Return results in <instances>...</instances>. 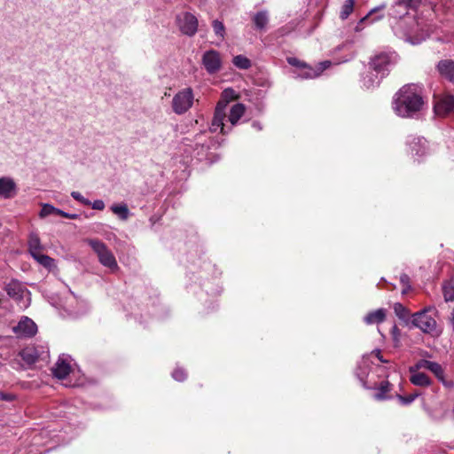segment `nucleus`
Segmentation results:
<instances>
[{
	"label": "nucleus",
	"mask_w": 454,
	"mask_h": 454,
	"mask_svg": "<svg viewBox=\"0 0 454 454\" xmlns=\"http://www.w3.org/2000/svg\"><path fill=\"white\" fill-rule=\"evenodd\" d=\"M234 97V90L231 89L224 90L221 100L217 103L214 117L209 128L210 132H217L218 129L226 131L224 122L226 114L228 113V102Z\"/></svg>",
	"instance_id": "obj_3"
},
{
	"label": "nucleus",
	"mask_w": 454,
	"mask_h": 454,
	"mask_svg": "<svg viewBox=\"0 0 454 454\" xmlns=\"http://www.w3.org/2000/svg\"><path fill=\"white\" fill-rule=\"evenodd\" d=\"M331 61L325 60L318 63L316 67H311L307 65H301V69L296 74V77L301 79H314L318 77L326 68L331 66Z\"/></svg>",
	"instance_id": "obj_15"
},
{
	"label": "nucleus",
	"mask_w": 454,
	"mask_h": 454,
	"mask_svg": "<svg viewBox=\"0 0 454 454\" xmlns=\"http://www.w3.org/2000/svg\"><path fill=\"white\" fill-rule=\"evenodd\" d=\"M92 207L93 209L96 210H104L106 205L105 202L102 200H96L90 205Z\"/></svg>",
	"instance_id": "obj_44"
},
{
	"label": "nucleus",
	"mask_w": 454,
	"mask_h": 454,
	"mask_svg": "<svg viewBox=\"0 0 454 454\" xmlns=\"http://www.w3.org/2000/svg\"><path fill=\"white\" fill-rule=\"evenodd\" d=\"M407 145L411 154L418 160L428 153V143L421 137L410 136L407 139Z\"/></svg>",
	"instance_id": "obj_14"
},
{
	"label": "nucleus",
	"mask_w": 454,
	"mask_h": 454,
	"mask_svg": "<svg viewBox=\"0 0 454 454\" xmlns=\"http://www.w3.org/2000/svg\"><path fill=\"white\" fill-rule=\"evenodd\" d=\"M187 373L182 368H176L172 372V378L176 381H183L186 379Z\"/></svg>",
	"instance_id": "obj_40"
},
{
	"label": "nucleus",
	"mask_w": 454,
	"mask_h": 454,
	"mask_svg": "<svg viewBox=\"0 0 454 454\" xmlns=\"http://www.w3.org/2000/svg\"><path fill=\"white\" fill-rule=\"evenodd\" d=\"M404 41L411 44H419L429 36V29L423 21L412 20L409 27L402 31H395Z\"/></svg>",
	"instance_id": "obj_2"
},
{
	"label": "nucleus",
	"mask_w": 454,
	"mask_h": 454,
	"mask_svg": "<svg viewBox=\"0 0 454 454\" xmlns=\"http://www.w3.org/2000/svg\"><path fill=\"white\" fill-rule=\"evenodd\" d=\"M253 20H254V26L257 29H264L269 21V16H268L267 12H265V11L258 12L254 16Z\"/></svg>",
	"instance_id": "obj_28"
},
{
	"label": "nucleus",
	"mask_w": 454,
	"mask_h": 454,
	"mask_svg": "<svg viewBox=\"0 0 454 454\" xmlns=\"http://www.w3.org/2000/svg\"><path fill=\"white\" fill-rule=\"evenodd\" d=\"M396 56L392 52H381L375 55L370 61V68H372L380 77H385L388 68L395 62Z\"/></svg>",
	"instance_id": "obj_7"
},
{
	"label": "nucleus",
	"mask_w": 454,
	"mask_h": 454,
	"mask_svg": "<svg viewBox=\"0 0 454 454\" xmlns=\"http://www.w3.org/2000/svg\"><path fill=\"white\" fill-rule=\"evenodd\" d=\"M430 361L421 359L418 361L413 366L410 367V372L419 371L420 369H428Z\"/></svg>",
	"instance_id": "obj_41"
},
{
	"label": "nucleus",
	"mask_w": 454,
	"mask_h": 454,
	"mask_svg": "<svg viewBox=\"0 0 454 454\" xmlns=\"http://www.w3.org/2000/svg\"><path fill=\"white\" fill-rule=\"evenodd\" d=\"M417 396H418L417 394L416 395H410L408 396L397 395L399 401L403 405H408V404L411 403L415 400V398Z\"/></svg>",
	"instance_id": "obj_43"
},
{
	"label": "nucleus",
	"mask_w": 454,
	"mask_h": 454,
	"mask_svg": "<svg viewBox=\"0 0 454 454\" xmlns=\"http://www.w3.org/2000/svg\"><path fill=\"white\" fill-rule=\"evenodd\" d=\"M193 92L191 88L178 91L172 99V109L176 114L186 113L193 104Z\"/></svg>",
	"instance_id": "obj_6"
},
{
	"label": "nucleus",
	"mask_w": 454,
	"mask_h": 454,
	"mask_svg": "<svg viewBox=\"0 0 454 454\" xmlns=\"http://www.w3.org/2000/svg\"><path fill=\"white\" fill-rule=\"evenodd\" d=\"M252 127L254 129H255L256 130H262V126L261 122L257 121H254L252 122Z\"/></svg>",
	"instance_id": "obj_49"
},
{
	"label": "nucleus",
	"mask_w": 454,
	"mask_h": 454,
	"mask_svg": "<svg viewBox=\"0 0 454 454\" xmlns=\"http://www.w3.org/2000/svg\"><path fill=\"white\" fill-rule=\"evenodd\" d=\"M70 372H71V364H70L69 357L65 356H59L58 361L56 362V364H54V366L52 368L53 375L59 380H63V379L67 378V376L70 373Z\"/></svg>",
	"instance_id": "obj_18"
},
{
	"label": "nucleus",
	"mask_w": 454,
	"mask_h": 454,
	"mask_svg": "<svg viewBox=\"0 0 454 454\" xmlns=\"http://www.w3.org/2000/svg\"><path fill=\"white\" fill-rule=\"evenodd\" d=\"M427 370L433 372L439 380H443L444 372L440 364L430 361Z\"/></svg>",
	"instance_id": "obj_37"
},
{
	"label": "nucleus",
	"mask_w": 454,
	"mask_h": 454,
	"mask_svg": "<svg viewBox=\"0 0 454 454\" xmlns=\"http://www.w3.org/2000/svg\"><path fill=\"white\" fill-rule=\"evenodd\" d=\"M39 264L48 270H51L55 267V261L51 257L43 254V252L34 254L32 256Z\"/></svg>",
	"instance_id": "obj_27"
},
{
	"label": "nucleus",
	"mask_w": 454,
	"mask_h": 454,
	"mask_svg": "<svg viewBox=\"0 0 454 454\" xmlns=\"http://www.w3.org/2000/svg\"><path fill=\"white\" fill-rule=\"evenodd\" d=\"M17 194V184L12 177H0V198L12 199Z\"/></svg>",
	"instance_id": "obj_17"
},
{
	"label": "nucleus",
	"mask_w": 454,
	"mask_h": 454,
	"mask_svg": "<svg viewBox=\"0 0 454 454\" xmlns=\"http://www.w3.org/2000/svg\"><path fill=\"white\" fill-rule=\"evenodd\" d=\"M391 385L388 381H381L378 392L374 394V399L381 401L387 398V393L390 390Z\"/></svg>",
	"instance_id": "obj_30"
},
{
	"label": "nucleus",
	"mask_w": 454,
	"mask_h": 454,
	"mask_svg": "<svg viewBox=\"0 0 454 454\" xmlns=\"http://www.w3.org/2000/svg\"><path fill=\"white\" fill-rule=\"evenodd\" d=\"M391 333H392L394 341L395 342H398L399 335H400V331H399L398 327L395 325H393L392 330H391Z\"/></svg>",
	"instance_id": "obj_45"
},
{
	"label": "nucleus",
	"mask_w": 454,
	"mask_h": 454,
	"mask_svg": "<svg viewBox=\"0 0 454 454\" xmlns=\"http://www.w3.org/2000/svg\"><path fill=\"white\" fill-rule=\"evenodd\" d=\"M19 355L27 365L34 364L40 356L38 349L35 346L24 348Z\"/></svg>",
	"instance_id": "obj_20"
},
{
	"label": "nucleus",
	"mask_w": 454,
	"mask_h": 454,
	"mask_svg": "<svg viewBox=\"0 0 454 454\" xmlns=\"http://www.w3.org/2000/svg\"><path fill=\"white\" fill-rule=\"evenodd\" d=\"M355 0H346L341 7L340 18L346 20L352 13L354 10Z\"/></svg>",
	"instance_id": "obj_36"
},
{
	"label": "nucleus",
	"mask_w": 454,
	"mask_h": 454,
	"mask_svg": "<svg viewBox=\"0 0 454 454\" xmlns=\"http://www.w3.org/2000/svg\"><path fill=\"white\" fill-rule=\"evenodd\" d=\"M382 18H383V16H382V15L377 16V17H375V18H373V19L372 20L371 23H372V22H374V21H377V20H381Z\"/></svg>",
	"instance_id": "obj_52"
},
{
	"label": "nucleus",
	"mask_w": 454,
	"mask_h": 454,
	"mask_svg": "<svg viewBox=\"0 0 454 454\" xmlns=\"http://www.w3.org/2000/svg\"><path fill=\"white\" fill-rule=\"evenodd\" d=\"M60 216L62 217H65V218H67V219H70V220H75L79 217V215L77 214H69V213H67L63 210H61V213L59 215Z\"/></svg>",
	"instance_id": "obj_46"
},
{
	"label": "nucleus",
	"mask_w": 454,
	"mask_h": 454,
	"mask_svg": "<svg viewBox=\"0 0 454 454\" xmlns=\"http://www.w3.org/2000/svg\"><path fill=\"white\" fill-rule=\"evenodd\" d=\"M364 373H357L358 377L360 378L361 380H364Z\"/></svg>",
	"instance_id": "obj_53"
},
{
	"label": "nucleus",
	"mask_w": 454,
	"mask_h": 454,
	"mask_svg": "<svg viewBox=\"0 0 454 454\" xmlns=\"http://www.w3.org/2000/svg\"><path fill=\"white\" fill-rule=\"evenodd\" d=\"M213 30L215 35L219 36L221 40H223L225 35V27L222 21L215 20L212 22Z\"/></svg>",
	"instance_id": "obj_38"
},
{
	"label": "nucleus",
	"mask_w": 454,
	"mask_h": 454,
	"mask_svg": "<svg viewBox=\"0 0 454 454\" xmlns=\"http://www.w3.org/2000/svg\"><path fill=\"white\" fill-rule=\"evenodd\" d=\"M443 296L446 301L454 300V278L446 281L442 286Z\"/></svg>",
	"instance_id": "obj_29"
},
{
	"label": "nucleus",
	"mask_w": 454,
	"mask_h": 454,
	"mask_svg": "<svg viewBox=\"0 0 454 454\" xmlns=\"http://www.w3.org/2000/svg\"><path fill=\"white\" fill-rule=\"evenodd\" d=\"M436 68L442 77L454 83V61L443 59L438 62Z\"/></svg>",
	"instance_id": "obj_19"
},
{
	"label": "nucleus",
	"mask_w": 454,
	"mask_h": 454,
	"mask_svg": "<svg viewBox=\"0 0 454 454\" xmlns=\"http://www.w3.org/2000/svg\"><path fill=\"white\" fill-rule=\"evenodd\" d=\"M400 282L403 286V289L402 291V294H406L411 289L409 276L407 274H402L401 277H400Z\"/></svg>",
	"instance_id": "obj_42"
},
{
	"label": "nucleus",
	"mask_w": 454,
	"mask_h": 454,
	"mask_svg": "<svg viewBox=\"0 0 454 454\" xmlns=\"http://www.w3.org/2000/svg\"><path fill=\"white\" fill-rule=\"evenodd\" d=\"M201 64L207 74H215L222 68V57L219 51L215 50L206 51L201 58Z\"/></svg>",
	"instance_id": "obj_11"
},
{
	"label": "nucleus",
	"mask_w": 454,
	"mask_h": 454,
	"mask_svg": "<svg viewBox=\"0 0 454 454\" xmlns=\"http://www.w3.org/2000/svg\"><path fill=\"white\" fill-rule=\"evenodd\" d=\"M207 132H202L198 134L195 137V150L198 151L197 154L203 155L204 152L208 150L212 145V141L210 140L208 143L206 142Z\"/></svg>",
	"instance_id": "obj_24"
},
{
	"label": "nucleus",
	"mask_w": 454,
	"mask_h": 454,
	"mask_svg": "<svg viewBox=\"0 0 454 454\" xmlns=\"http://www.w3.org/2000/svg\"><path fill=\"white\" fill-rule=\"evenodd\" d=\"M372 356H375L378 358V360L381 363H384V364L388 363L387 360H386L382 357V356L380 355V350H379V349L372 351Z\"/></svg>",
	"instance_id": "obj_47"
},
{
	"label": "nucleus",
	"mask_w": 454,
	"mask_h": 454,
	"mask_svg": "<svg viewBox=\"0 0 454 454\" xmlns=\"http://www.w3.org/2000/svg\"><path fill=\"white\" fill-rule=\"evenodd\" d=\"M450 320V323H451V325H452V328H453V330H454V309H453V310L451 311Z\"/></svg>",
	"instance_id": "obj_51"
},
{
	"label": "nucleus",
	"mask_w": 454,
	"mask_h": 454,
	"mask_svg": "<svg viewBox=\"0 0 454 454\" xmlns=\"http://www.w3.org/2000/svg\"><path fill=\"white\" fill-rule=\"evenodd\" d=\"M419 0H397L391 7L389 15L395 19H402L408 13L409 9L418 6Z\"/></svg>",
	"instance_id": "obj_16"
},
{
	"label": "nucleus",
	"mask_w": 454,
	"mask_h": 454,
	"mask_svg": "<svg viewBox=\"0 0 454 454\" xmlns=\"http://www.w3.org/2000/svg\"><path fill=\"white\" fill-rule=\"evenodd\" d=\"M27 246L31 256L43 251V246L41 244V240L37 233L31 232L29 234Z\"/></svg>",
	"instance_id": "obj_23"
},
{
	"label": "nucleus",
	"mask_w": 454,
	"mask_h": 454,
	"mask_svg": "<svg viewBox=\"0 0 454 454\" xmlns=\"http://www.w3.org/2000/svg\"><path fill=\"white\" fill-rule=\"evenodd\" d=\"M88 244L97 254L98 261L103 266L109 268L113 271L118 269V264L114 254L108 249L105 243L98 239H89Z\"/></svg>",
	"instance_id": "obj_4"
},
{
	"label": "nucleus",
	"mask_w": 454,
	"mask_h": 454,
	"mask_svg": "<svg viewBox=\"0 0 454 454\" xmlns=\"http://www.w3.org/2000/svg\"><path fill=\"white\" fill-rule=\"evenodd\" d=\"M429 309H425L412 315V325L425 333L433 334L436 331V320L428 314Z\"/></svg>",
	"instance_id": "obj_8"
},
{
	"label": "nucleus",
	"mask_w": 454,
	"mask_h": 454,
	"mask_svg": "<svg viewBox=\"0 0 454 454\" xmlns=\"http://www.w3.org/2000/svg\"><path fill=\"white\" fill-rule=\"evenodd\" d=\"M233 65L239 69H248L251 67V61L244 55L235 56L232 59Z\"/></svg>",
	"instance_id": "obj_32"
},
{
	"label": "nucleus",
	"mask_w": 454,
	"mask_h": 454,
	"mask_svg": "<svg viewBox=\"0 0 454 454\" xmlns=\"http://www.w3.org/2000/svg\"><path fill=\"white\" fill-rule=\"evenodd\" d=\"M287 61L292 66L301 67L302 64L296 58H288Z\"/></svg>",
	"instance_id": "obj_48"
},
{
	"label": "nucleus",
	"mask_w": 454,
	"mask_h": 454,
	"mask_svg": "<svg viewBox=\"0 0 454 454\" xmlns=\"http://www.w3.org/2000/svg\"><path fill=\"white\" fill-rule=\"evenodd\" d=\"M67 303L65 305V309L70 314V315H77L78 310L74 306V303H78L76 296L70 291L68 297H67Z\"/></svg>",
	"instance_id": "obj_33"
},
{
	"label": "nucleus",
	"mask_w": 454,
	"mask_h": 454,
	"mask_svg": "<svg viewBox=\"0 0 454 454\" xmlns=\"http://www.w3.org/2000/svg\"><path fill=\"white\" fill-rule=\"evenodd\" d=\"M245 110L246 107L241 103H237L233 105L229 110V116H226L225 120L223 121L226 131L223 132L220 129H218V130L222 134H227L228 132H230L232 127L235 126L239 122V119L244 115Z\"/></svg>",
	"instance_id": "obj_13"
},
{
	"label": "nucleus",
	"mask_w": 454,
	"mask_h": 454,
	"mask_svg": "<svg viewBox=\"0 0 454 454\" xmlns=\"http://www.w3.org/2000/svg\"><path fill=\"white\" fill-rule=\"evenodd\" d=\"M60 213H61V209L55 207H53L51 204H43V207H42V209H41V211L39 213V216L41 218H44V217L49 216L51 215H59Z\"/></svg>",
	"instance_id": "obj_35"
},
{
	"label": "nucleus",
	"mask_w": 454,
	"mask_h": 454,
	"mask_svg": "<svg viewBox=\"0 0 454 454\" xmlns=\"http://www.w3.org/2000/svg\"><path fill=\"white\" fill-rule=\"evenodd\" d=\"M394 310L401 320L408 321L410 318V311L407 308H405L403 304L396 302L394 305Z\"/></svg>",
	"instance_id": "obj_34"
},
{
	"label": "nucleus",
	"mask_w": 454,
	"mask_h": 454,
	"mask_svg": "<svg viewBox=\"0 0 454 454\" xmlns=\"http://www.w3.org/2000/svg\"><path fill=\"white\" fill-rule=\"evenodd\" d=\"M411 372L410 380L413 385L419 386V387H426V386L430 385V383H431L430 379L424 372H420L419 371H413V372Z\"/></svg>",
	"instance_id": "obj_25"
},
{
	"label": "nucleus",
	"mask_w": 454,
	"mask_h": 454,
	"mask_svg": "<svg viewBox=\"0 0 454 454\" xmlns=\"http://www.w3.org/2000/svg\"><path fill=\"white\" fill-rule=\"evenodd\" d=\"M179 30L185 35L193 36L198 31V19L191 12H185L176 15Z\"/></svg>",
	"instance_id": "obj_9"
},
{
	"label": "nucleus",
	"mask_w": 454,
	"mask_h": 454,
	"mask_svg": "<svg viewBox=\"0 0 454 454\" xmlns=\"http://www.w3.org/2000/svg\"><path fill=\"white\" fill-rule=\"evenodd\" d=\"M110 209L121 220L126 221L129 217L130 212L125 203L114 204L111 206Z\"/></svg>",
	"instance_id": "obj_26"
},
{
	"label": "nucleus",
	"mask_w": 454,
	"mask_h": 454,
	"mask_svg": "<svg viewBox=\"0 0 454 454\" xmlns=\"http://www.w3.org/2000/svg\"><path fill=\"white\" fill-rule=\"evenodd\" d=\"M8 295L15 300L20 309H27L30 305V292L17 281H11L5 288Z\"/></svg>",
	"instance_id": "obj_5"
},
{
	"label": "nucleus",
	"mask_w": 454,
	"mask_h": 454,
	"mask_svg": "<svg viewBox=\"0 0 454 454\" xmlns=\"http://www.w3.org/2000/svg\"><path fill=\"white\" fill-rule=\"evenodd\" d=\"M382 78L372 68L369 67L367 73L363 76L362 83L364 88L372 89L380 83Z\"/></svg>",
	"instance_id": "obj_21"
},
{
	"label": "nucleus",
	"mask_w": 454,
	"mask_h": 454,
	"mask_svg": "<svg viewBox=\"0 0 454 454\" xmlns=\"http://www.w3.org/2000/svg\"><path fill=\"white\" fill-rule=\"evenodd\" d=\"M423 88L418 84H406L394 96V112L402 118H412L423 108Z\"/></svg>",
	"instance_id": "obj_1"
},
{
	"label": "nucleus",
	"mask_w": 454,
	"mask_h": 454,
	"mask_svg": "<svg viewBox=\"0 0 454 454\" xmlns=\"http://www.w3.org/2000/svg\"><path fill=\"white\" fill-rule=\"evenodd\" d=\"M71 196L74 200L80 202L81 204L84 206H90L91 204V201L88 199H86L81 192H72Z\"/></svg>",
	"instance_id": "obj_39"
},
{
	"label": "nucleus",
	"mask_w": 454,
	"mask_h": 454,
	"mask_svg": "<svg viewBox=\"0 0 454 454\" xmlns=\"http://www.w3.org/2000/svg\"><path fill=\"white\" fill-rule=\"evenodd\" d=\"M385 8H386V4H380V5L377 6V7H375V8L372 9V10L368 12V14H367L366 16H364V18H362V19L358 21V23L356 24V27H355V31H356V32H360L361 30H363V29H364V26H363V24H364L365 21H367V20H369V18H370L373 13H376V12H380V11H382V10H384Z\"/></svg>",
	"instance_id": "obj_31"
},
{
	"label": "nucleus",
	"mask_w": 454,
	"mask_h": 454,
	"mask_svg": "<svg viewBox=\"0 0 454 454\" xmlns=\"http://www.w3.org/2000/svg\"><path fill=\"white\" fill-rule=\"evenodd\" d=\"M368 363H369L368 358L364 357V358H363V360H362V362H361L360 367H362V366H367V365H368Z\"/></svg>",
	"instance_id": "obj_50"
},
{
	"label": "nucleus",
	"mask_w": 454,
	"mask_h": 454,
	"mask_svg": "<svg viewBox=\"0 0 454 454\" xmlns=\"http://www.w3.org/2000/svg\"><path fill=\"white\" fill-rule=\"evenodd\" d=\"M386 319V309H378L376 310L369 312L364 318L366 325L380 324Z\"/></svg>",
	"instance_id": "obj_22"
},
{
	"label": "nucleus",
	"mask_w": 454,
	"mask_h": 454,
	"mask_svg": "<svg viewBox=\"0 0 454 454\" xmlns=\"http://www.w3.org/2000/svg\"><path fill=\"white\" fill-rule=\"evenodd\" d=\"M434 111L438 116L454 115V96L449 93L435 95Z\"/></svg>",
	"instance_id": "obj_10"
},
{
	"label": "nucleus",
	"mask_w": 454,
	"mask_h": 454,
	"mask_svg": "<svg viewBox=\"0 0 454 454\" xmlns=\"http://www.w3.org/2000/svg\"><path fill=\"white\" fill-rule=\"evenodd\" d=\"M12 331L17 337L30 338L37 333V325L31 318L23 316L18 324L12 327Z\"/></svg>",
	"instance_id": "obj_12"
}]
</instances>
